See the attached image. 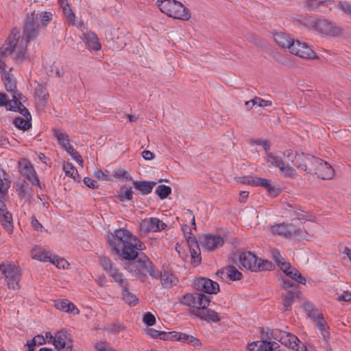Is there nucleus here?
Returning a JSON list of instances; mask_svg holds the SVG:
<instances>
[{
    "mask_svg": "<svg viewBox=\"0 0 351 351\" xmlns=\"http://www.w3.org/2000/svg\"><path fill=\"white\" fill-rule=\"evenodd\" d=\"M5 281L8 289L13 291H18L21 288L20 281L21 279V269L15 265L10 264L7 269L3 270Z\"/></svg>",
    "mask_w": 351,
    "mask_h": 351,
    "instance_id": "9b49d317",
    "label": "nucleus"
},
{
    "mask_svg": "<svg viewBox=\"0 0 351 351\" xmlns=\"http://www.w3.org/2000/svg\"><path fill=\"white\" fill-rule=\"evenodd\" d=\"M123 300L125 301L129 305L134 306L137 303L138 299L135 295L132 293L128 290V287L122 288Z\"/></svg>",
    "mask_w": 351,
    "mask_h": 351,
    "instance_id": "4c0bfd02",
    "label": "nucleus"
},
{
    "mask_svg": "<svg viewBox=\"0 0 351 351\" xmlns=\"http://www.w3.org/2000/svg\"><path fill=\"white\" fill-rule=\"evenodd\" d=\"M204 318L209 322H217L220 320L219 314L211 309H207L204 312Z\"/></svg>",
    "mask_w": 351,
    "mask_h": 351,
    "instance_id": "c03bdc74",
    "label": "nucleus"
},
{
    "mask_svg": "<svg viewBox=\"0 0 351 351\" xmlns=\"http://www.w3.org/2000/svg\"><path fill=\"white\" fill-rule=\"evenodd\" d=\"M239 263L241 265L252 271L267 269L270 263L267 261L258 259L256 255L250 252H243L239 255Z\"/></svg>",
    "mask_w": 351,
    "mask_h": 351,
    "instance_id": "6e6552de",
    "label": "nucleus"
},
{
    "mask_svg": "<svg viewBox=\"0 0 351 351\" xmlns=\"http://www.w3.org/2000/svg\"><path fill=\"white\" fill-rule=\"evenodd\" d=\"M254 103L256 104L259 107H267V106H271L272 105V103L269 100H265L261 97H256L254 98Z\"/></svg>",
    "mask_w": 351,
    "mask_h": 351,
    "instance_id": "e2e57ef3",
    "label": "nucleus"
},
{
    "mask_svg": "<svg viewBox=\"0 0 351 351\" xmlns=\"http://www.w3.org/2000/svg\"><path fill=\"white\" fill-rule=\"evenodd\" d=\"M295 296V291H288L283 295L282 305L285 310H288L291 306Z\"/></svg>",
    "mask_w": 351,
    "mask_h": 351,
    "instance_id": "a19ab883",
    "label": "nucleus"
},
{
    "mask_svg": "<svg viewBox=\"0 0 351 351\" xmlns=\"http://www.w3.org/2000/svg\"><path fill=\"white\" fill-rule=\"evenodd\" d=\"M183 215H184L185 221L190 220L191 221L193 228L195 230L196 229L195 219V216H194L193 212L189 209H186L184 211Z\"/></svg>",
    "mask_w": 351,
    "mask_h": 351,
    "instance_id": "052dcab7",
    "label": "nucleus"
},
{
    "mask_svg": "<svg viewBox=\"0 0 351 351\" xmlns=\"http://www.w3.org/2000/svg\"><path fill=\"white\" fill-rule=\"evenodd\" d=\"M253 143L262 146L266 152H268L270 149L269 143L266 140L257 139L254 141Z\"/></svg>",
    "mask_w": 351,
    "mask_h": 351,
    "instance_id": "338daca9",
    "label": "nucleus"
},
{
    "mask_svg": "<svg viewBox=\"0 0 351 351\" xmlns=\"http://www.w3.org/2000/svg\"><path fill=\"white\" fill-rule=\"evenodd\" d=\"M43 26L46 27L52 19V14L50 12H41L38 14Z\"/></svg>",
    "mask_w": 351,
    "mask_h": 351,
    "instance_id": "09e8293b",
    "label": "nucleus"
},
{
    "mask_svg": "<svg viewBox=\"0 0 351 351\" xmlns=\"http://www.w3.org/2000/svg\"><path fill=\"white\" fill-rule=\"evenodd\" d=\"M306 307L308 308V317L315 324V327H317L319 329H326V328H329V326L327 325L323 315L319 313L318 310L311 309L312 305L311 304H307Z\"/></svg>",
    "mask_w": 351,
    "mask_h": 351,
    "instance_id": "bb28decb",
    "label": "nucleus"
},
{
    "mask_svg": "<svg viewBox=\"0 0 351 351\" xmlns=\"http://www.w3.org/2000/svg\"><path fill=\"white\" fill-rule=\"evenodd\" d=\"M63 171L66 176L73 178L74 180H78L80 178L77 170L70 162H64L63 164Z\"/></svg>",
    "mask_w": 351,
    "mask_h": 351,
    "instance_id": "72a5a7b5",
    "label": "nucleus"
},
{
    "mask_svg": "<svg viewBox=\"0 0 351 351\" xmlns=\"http://www.w3.org/2000/svg\"><path fill=\"white\" fill-rule=\"evenodd\" d=\"M325 2L326 0H307L306 5L308 10H315Z\"/></svg>",
    "mask_w": 351,
    "mask_h": 351,
    "instance_id": "8fccbe9b",
    "label": "nucleus"
},
{
    "mask_svg": "<svg viewBox=\"0 0 351 351\" xmlns=\"http://www.w3.org/2000/svg\"><path fill=\"white\" fill-rule=\"evenodd\" d=\"M156 4L161 12L169 17L182 21H187L191 18L189 11L176 0H157Z\"/></svg>",
    "mask_w": 351,
    "mask_h": 351,
    "instance_id": "20e7f679",
    "label": "nucleus"
},
{
    "mask_svg": "<svg viewBox=\"0 0 351 351\" xmlns=\"http://www.w3.org/2000/svg\"><path fill=\"white\" fill-rule=\"evenodd\" d=\"M171 187L167 185H158L156 189V193L161 199L167 198L171 194Z\"/></svg>",
    "mask_w": 351,
    "mask_h": 351,
    "instance_id": "79ce46f5",
    "label": "nucleus"
},
{
    "mask_svg": "<svg viewBox=\"0 0 351 351\" xmlns=\"http://www.w3.org/2000/svg\"><path fill=\"white\" fill-rule=\"evenodd\" d=\"M114 176L119 178H124L127 180H131L132 176L124 169H118L114 171Z\"/></svg>",
    "mask_w": 351,
    "mask_h": 351,
    "instance_id": "864d4df0",
    "label": "nucleus"
},
{
    "mask_svg": "<svg viewBox=\"0 0 351 351\" xmlns=\"http://www.w3.org/2000/svg\"><path fill=\"white\" fill-rule=\"evenodd\" d=\"M263 351H283L278 343L271 341H264Z\"/></svg>",
    "mask_w": 351,
    "mask_h": 351,
    "instance_id": "49530a36",
    "label": "nucleus"
},
{
    "mask_svg": "<svg viewBox=\"0 0 351 351\" xmlns=\"http://www.w3.org/2000/svg\"><path fill=\"white\" fill-rule=\"evenodd\" d=\"M270 230L274 235L291 239L292 234L295 231V226L291 223H277L271 226Z\"/></svg>",
    "mask_w": 351,
    "mask_h": 351,
    "instance_id": "4be33fe9",
    "label": "nucleus"
},
{
    "mask_svg": "<svg viewBox=\"0 0 351 351\" xmlns=\"http://www.w3.org/2000/svg\"><path fill=\"white\" fill-rule=\"evenodd\" d=\"M274 38L278 45L282 48L288 49H289L291 45H292V43L294 40L285 32L275 33L274 35Z\"/></svg>",
    "mask_w": 351,
    "mask_h": 351,
    "instance_id": "cd10ccee",
    "label": "nucleus"
},
{
    "mask_svg": "<svg viewBox=\"0 0 351 351\" xmlns=\"http://www.w3.org/2000/svg\"><path fill=\"white\" fill-rule=\"evenodd\" d=\"M339 9L351 16V4L347 1L340 2L338 5Z\"/></svg>",
    "mask_w": 351,
    "mask_h": 351,
    "instance_id": "69168bd1",
    "label": "nucleus"
},
{
    "mask_svg": "<svg viewBox=\"0 0 351 351\" xmlns=\"http://www.w3.org/2000/svg\"><path fill=\"white\" fill-rule=\"evenodd\" d=\"M65 152H66V153L71 156L73 160H74L81 167H83L84 160L80 153L73 147V145L70 147H68Z\"/></svg>",
    "mask_w": 351,
    "mask_h": 351,
    "instance_id": "37998d69",
    "label": "nucleus"
},
{
    "mask_svg": "<svg viewBox=\"0 0 351 351\" xmlns=\"http://www.w3.org/2000/svg\"><path fill=\"white\" fill-rule=\"evenodd\" d=\"M313 173L323 180L330 179L334 176L331 165L320 158L313 159V165L309 167V173Z\"/></svg>",
    "mask_w": 351,
    "mask_h": 351,
    "instance_id": "f8f14e48",
    "label": "nucleus"
},
{
    "mask_svg": "<svg viewBox=\"0 0 351 351\" xmlns=\"http://www.w3.org/2000/svg\"><path fill=\"white\" fill-rule=\"evenodd\" d=\"M13 123L16 128L23 130H28L31 127L30 121L21 117L15 118Z\"/></svg>",
    "mask_w": 351,
    "mask_h": 351,
    "instance_id": "a18cd8bd",
    "label": "nucleus"
},
{
    "mask_svg": "<svg viewBox=\"0 0 351 351\" xmlns=\"http://www.w3.org/2000/svg\"><path fill=\"white\" fill-rule=\"evenodd\" d=\"M27 58L28 56L27 54L26 47H23L21 45L16 52V58L19 60H23Z\"/></svg>",
    "mask_w": 351,
    "mask_h": 351,
    "instance_id": "680f3d73",
    "label": "nucleus"
},
{
    "mask_svg": "<svg viewBox=\"0 0 351 351\" xmlns=\"http://www.w3.org/2000/svg\"><path fill=\"white\" fill-rule=\"evenodd\" d=\"M194 287L200 291L209 294H216L219 291V286L217 282L209 278H200L193 282Z\"/></svg>",
    "mask_w": 351,
    "mask_h": 351,
    "instance_id": "412c9836",
    "label": "nucleus"
},
{
    "mask_svg": "<svg viewBox=\"0 0 351 351\" xmlns=\"http://www.w3.org/2000/svg\"><path fill=\"white\" fill-rule=\"evenodd\" d=\"M9 189V184L0 178V208H4L5 206V200ZM0 210L2 211L1 208Z\"/></svg>",
    "mask_w": 351,
    "mask_h": 351,
    "instance_id": "58836bf2",
    "label": "nucleus"
},
{
    "mask_svg": "<svg viewBox=\"0 0 351 351\" xmlns=\"http://www.w3.org/2000/svg\"><path fill=\"white\" fill-rule=\"evenodd\" d=\"M38 32L39 25L37 19L33 15L28 16L25 21L21 43L25 42L27 44L36 38L38 36Z\"/></svg>",
    "mask_w": 351,
    "mask_h": 351,
    "instance_id": "2eb2a0df",
    "label": "nucleus"
},
{
    "mask_svg": "<svg viewBox=\"0 0 351 351\" xmlns=\"http://www.w3.org/2000/svg\"><path fill=\"white\" fill-rule=\"evenodd\" d=\"M313 27L318 32L326 35H335L337 33L336 27L330 22L323 19L316 20Z\"/></svg>",
    "mask_w": 351,
    "mask_h": 351,
    "instance_id": "b1692460",
    "label": "nucleus"
},
{
    "mask_svg": "<svg viewBox=\"0 0 351 351\" xmlns=\"http://www.w3.org/2000/svg\"><path fill=\"white\" fill-rule=\"evenodd\" d=\"M133 197L132 188L122 187L118 194V198L121 202L130 201Z\"/></svg>",
    "mask_w": 351,
    "mask_h": 351,
    "instance_id": "ea45409f",
    "label": "nucleus"
},
{
    "mask_svg": "<svg viewBox=\"0 0 351 351\" xmlns=\"http://www.w3.org/2000/svg\"><path fill=\"white\" fill-rule=\"evenodd\" d=\"M46 339L48 343L54 346L58 351H73V340L64 330H57L51 333L46 332Z\"/></svg>",
    "mask_w": 351,
    "mask_h": 351,
    "instance_id": "0eeeda50",
    "label": "nucleus"
},
{
    "mask_svg": "<svg viewBox=\"0 0 351 351\" xmlns=\"http://www.w3.org/2000/svg\"><path fill=\"white\" fill-rule=\"evenodd\" d=\"M181 303L197 309H206L210 303V298L202 293H186L181 299Z\"/></svg>",
    "mask_w": 351,
    "mask_h": 351,
    "instance_id": "9d476101",
    "label": "nucleus"
},
{
    "mask_svg": "<svg viewBox=\"0 0 351 351\" xmlns=\"http://www.w3.org/2000/svg\"><path fill=\"white\" fill-rule=\"evenodd\" d=\"M53 135L57 139L59 145L62 147L65 144H68L70 141L69 135L65 132L59 129H53Z\"/></svg>",
    "mask_w": 351,
    "mask_h": 351,
    "instance_id": "c9c22d12",
    "label": "nucleus"
},
{
    "mask_svg": "<svg viewBox=\"0 0 351 351\" xmlns=\"http://www.w3.org/2000/svg\"><path fill=\"white\" fill-rule=\"evenodd\" d=\"M313 159H315V157L298 152H293V155L289 158V160H291L298 169L308 171L309 167H311L313 165Z\"/></svg>",
    "mask_w": 351,
    "mask_h": 351,
    "instance_id": "aec40b11",
    "label": "nucleus"
},
{
    "mask_svg": "<svg viewBox=\"0 0 351 351\" xmlns=\"http://www.w3.org/2000/svg\"><path fill=\"white\" fill-rule=\"evenodd\" d=\"M6 68V65L5 64L3 69H0V70L2 73V78L5 89L10 93L11 97V102L8 104V110L19 112L27 119V116L30 117V114L22 104L21 100L23 96L16 90V82L13 76L7 71Z\"/></svg>",
    "mask_w": 351,
    "mask_h": 351,
    "instance_id": "f03ea898",
    "label": "nucleus"
},
{
    "mask_svg": "<svg viewBox=\"0 0 351 351\" xmlns=\"http://www.w3.org/2000/svg\"><path fill=\"white\" fill-rule=\"evenodd\" d=\"M20 37L21 34L19 30L16 28L12 29L5 40L4 45L3 47L0 48L1 49V53H0L1 59L3 60L5 56L13 53Z\"/></svg>",
    "mask_w": 351,
    "mask_h": 351,
    "instance_id": "dca6fc26",
    "label": "nucleus"
},
{
    "mask_svg": "<svg viewBox=\"0 0 351 351\" xmlns=\"http://www.w3.org/2000/svg\"><path fill=\"white\" fill-rule=\"evenodd\" d=\"M271 254L273 259L274 260L275 262L278 263L280 268L284 263H287V261H285V258L281 256L280 252L278 250H273L271 252Z\"/></svg>",
    "mask_w": 351,
    "mask_h": 351,
    "instance_id": "603ef678",
    "label": "nucleus"
},
{
    "mask_svg": "<svg viewBox=\"0 0 351 351\" xmlns=\"http://www.w3.org/2000/svg\"><path fill=\"white\" fill-rule=\"evenodd\" d=\"M54 306L57 310L72 315H78L80 313L77 306L66 299L55 300Z\"/></svg>",
    "mask_w": 351,
    "mask_h": 351,
    "instance_id": "a878e982",
    "label": "nucleus"
},
{
    "mask_svg": "<svg viewBox=\"0 0 351 351\" xmlns=\"http://www.w3.org/2000/svg\"><path fill=\"white\" fill-rule=\"evenodd\" d=\"M96 351H114L110 345L105 341H99L95 344Z\"/></svg>",
    "mask_w": 351,
    "mask_h": 351,
    "instance_id": "4d7b16f0",
    "label": "nucleus"
},
{
    "mask_svg": "<svg viewBox=\"0 0 351 351\" xmlns=\"http://www.w3.org/2000/svg\"><path fill=\"white\" fill-rule=\"evenodd\" d=\"M145 332L147 336L154 339H159L165 341H178L191 343L193 346H198L199 344V340L197 338L177 330H171L169 332L165 330H145Z\"/></svg>",
    "mask_w": 351,
    "mask_h": 351,
    "instance_id": "423d86ee",
    "label": "nucleus"
},
{
    "mask_svg": "<svg viewBox=\"0 0 351 351\" xmlns=\"http://www.w3.org/2000/svg\"><path fill=\"white\" fill-rule=\"evenodd\" d=\"M21 173L32 184L40 188V183L37 173L32 164L26 159L19 162Z\"/></svg>",
    "mask_w": 351,
    "mask_h": 351,
    "instance_id": "6ab92c4d",
    "label": "nucleus"
},
{
    "mask_svg": "<svg viewBox=\"0 0 351 351\" xmlns=\"http://www.w3.org/2000/svg\"><path fill=\"white\" fill-rule=\"evenodd\" d=\"M11 102L10 95H6L4 93H0V106H5L8 110V104Z\"/></svg>",
    "mask_w": 351,
    "mask_h": 351,
    "instance_id": "0e129e2a",
    "label": "nucleus"
},
{
    "mask_svg": "<svg viewBox=\"0 0 351 351\" xmlns=\"http://www.w3.org/2000/svg\"><path fill=\"white\" fill-rule=\"evenodd\" d=\"M146 273H148L150 276H152L154 278H158L160 276V274L162 272H160L158 271L154 266V265L152 263L151 267L147 269L145 271Z\"/></svg>",
    "mask_w": 351,
    "mask_h": 351,
    "instance_id": "774afa93",
    "label": "nucleus"
},
{
    "mask_svg": "<svg viewBox=\"0 0 351 351\" xmlns=\"http://www.w3.org/2000/svg\"><path fill=\"white\" fill-rule=\"evenodd\" d=\"M264 341H252L247 344V350L249 351H263V346Z\"/></svg>",
    "mask_w": 351,
    "mask_h": 351,
    "instance_id": "3c124183",
    "label": "nucleus"
},
{
    "mask_svg": "<svg viewBox=\"0 0 351 351\" xmlns=\"http://www.w3.org/2000/svg\"><path fill=\"white\" fill-rule=\"evenodd\" d=\"M156 184V183L155 182H150L147 180L133 181V185L134 188L139 191L142 195H148L151 193Z\"/></svg>",
    "mask_w": 351,
    "mask_h": 351,
    "instance_id": "7c9ffc66",
    "label": "nucleus"
},
{
    "mask_svg": "<svg viewBox=\"0 0 351 351\" xmlns=\"http://www.w3.org/2000/svg\"><path fill=\"white\" fill-rule=\"evenodd\" d=\"M107 240L111 250L125 260H136L138 252L145 248V244L126 228H119L108 232Z\"/></svg>",
    "mask_w": 351,
    "mask_h": 351,
    "instance_id": "f257e3e1",
    "label": "nucleus"
},
{
    "mask_svg": "<svg viewBox=\"0 0 351 351\" xmlns=\"http://www.w3.org/2000/svg\"><path fill=\"white\" fill-rule=\"evenodd\" d=\"M288 277L294 281L302 284H306V279L295 267H293L289 263H284L280 269Z\"/></svg>",
    "mask_w": 351,
    "mask_h": 351,
    "instance_id": "393cba45",
    "label": "nucleus"
},
{
    "mask_svg": "<svg viewBox=\"0 0 351 351\" xmlns=\"http://www.w3.org/2000/svg\"><path fill=\"white\" fill-rule=\"evenodd\" d=\"M189 241L191 242L188 244L191 254V263L194 266H197L201 261L199 244L197 241L189 240Z\"/></svg>",
    "mask_w": 351,
    "mask_h": 351,
    "instance_id": "c85d7f7f",
    "label": "nucleus"
},
{
    "mask_svg": "<svg viewBox=\"0 0 351 351\" xmlns=\"http://www.w3.org/2000/svg\"><path fill=\"white\" fill-rule=\"evenodd\" d=\"M261 178L258 177H245L243 178V183L250 184L252 186L256 187L259 186Z\"/></svg>",
    "mask_w": 351,
    "mask_h": 351,
    "instance_id": "13d9d810",
    "label": "nucleus"
},
{
    "mask_svg": "<svg viewBox=\"0 0 351 351\" xmlns=\"http://www.w3.org/2000/svg\"><path fill=\"white\" fill-rule=\"evenodd\" d=\"M182 231L186 240L187 244L191 243L189 240L196 241L195 237L192 236L191 228L188 224H183L182 226Z\"/></svg>",
    "mask_w": 351,
    "mask_h": 351,
    "instance_id": "de8ad7c7",
    "label": "nucleus"
},
{
    "mask_svg": "<svg viewBox=\"0 0 351 351\" xmlns=\"http://www.w3.org/2000/svg\"><path fill=\"white\" fill-rule=\"evenodd\" d=\"M313 238V235L306 230L298 228L295 226V231L293 232L291 239L298 241H309Z\"/></svg>",
    "mask_w": 351,
    "mask_h": 351,
    "instance_id": "f704fd0d",
    "label": "nucleus"
},
{
    "mask_svg": "<svg viewBox=\"0 0 351 351\" xmlns=\"http://www.w3.org/2000/svg\"><path fill=\"white\" fill-rule=\"evenodd\" d=\"M200 246L207 251H215L224 244V238L219 234H204L199 239Z\"/></svg>",
    "mask_w": 351,
    "mask_h": 351,
    "instance_id": "ddd939ff",
    "label": "nucleus"
},
{
    "mask_svg": "<svg viewBox=\"0 0 351 351\" xmlns=\"http://www.w3.org/2000/svg\"><path fill=\"white\" fill-rule=\"evenodd\" d=\"M279 331L280 335L278 340L282 344L295 351H306V346L296 336L287 332V330Z\"/></svg>",
    "mask_w": 351,
    "mask_h": 351,
    "instance_id": "a211bd4d",
    "label": "nucleus"
},
{
    "mask_svg": "<svg viewBox=\"0 0 351 351\" xmlns=\"http://www.w3.org/2000/svg\"><path fill=\"white\" fill-rule=\"evenodd\" d=\"M143 321L147 326H152L155 324L156 318L153 314L147 312L143 315Z\"/></svg>",
    "mask_w": 351,
    "mask_h": 351,
    "instance_id": "6e6d98bb",
    "label": "nucleus"
},
{
    "mask_svg": "<svg viewBox=\"0 0 351 351\" xmlns=\"http://www.w3.org/2000/svg\"><path fill=\"white\" fill-rule=\"evenodd\" d=\"M226 275L231 280H240L242 274L237 268L229 266L217 272V275Z\"/></svg>",
    "mask_w": 351,
    "mask_h": 351,
    "instance_id": "2f4dec72",
    "label": "nucleus"
},
{
    "mask_svg": "<svg viewBox=\"0 0 351 351\" xmlns=\"http://www.w3.org/2000/svg\"><path fill=\"white\" fill-rule=\"evenodd\" d=\"M30 256L32 259L40 262H50L59 269H68L70 266V264L64 258L53 254L40 245H35L32 248Z\"/></svg>",
    "mask_w": 351,
    "mask_h": 351,
    "instance_id": "39448f33",
    "label": "nucleus"
},
{
    "mask_svg": "<svg viewBox=\"0 0 351 351\" xmlns=\"http://www.w3.org/2000/svg\"><path fill=\"white\" fill-rule=\"evenodd\" d=\"M289 52L302 58H317L315 53L305 43L293 40L289 49Z\"/></svg>",
    "mask_w": 351,
    "mask_h": 351,
    "instance_id": "f3484780",
    "label": "nucleus"
},
{
    "mask_svg": "<svg viewBox=\"0 0 351 351\" xmlns=\"http://www.w3.org/2000/svg\"><path fill=\"white\" fill-rule=\"evenodd\" d=\"M99 261L102 268L112 278L114 282H117L121 288L128 287V280L109 258L101 257Z\"/></svg>",
    "mask_w": 351,
    "mask_h": 351,
    "instance_id": "1a4fd4ad",
    "label": "nucleus"
},
{
    "mask_svg": "<svg viewBox=\"0 0 351 351\" xmlns=\"http://www.w3.org/2000/svg\"><path fill=\"white\" fill-rule=\"evenodd\" d=\"M293 155L291 150L285 152H266L265 157L268 167H278L279 172L284 178H293L296 174V171L288 162L285 158L289 160Z\"/></svg>",
    "mask_w": 351,
    "mask_h": 351,
    "instance_id": "7ed1b4c3",
    "label": "nucleus"
},
{
    "mask_svg": "<svg viewBox=\"0 0 351 351\" xmlns=\"http://www.w3.org/2000/svg\"><path fill=\"white\" fill-rule=\"evenodd\" d=\"M291 217L293 219L298 220H311V219L307 218L306 214L302 210H293V214L291 215Z\"/></svg>",
    "mask_w": 351,
    "mask_h": 351,
    "instance_id": "bf43d9fd",
    "label": "nucleus"
},
{
    "mask_svg": "<svg viewBox=\"0 0 351 351\" xmlns=\"http://www.w3.org/2000/svg\"><path fill=\"white\" fill-rule=\"evenodd\" d=\"M136 265L138 268L140 269V275L143 273H146L147 269L151 267L152 262L149 261L147 256H141L136 261Z\"/></svg>",
    "mask_w": 351,
    "mask_h": 351,
    "instance_id": "e433bc0d",
    "label": "nucleus"
},
{
    "mask_svg": "<svg viewBox=\"0 0 351 351\" xmlns=\"http://www.w3.org/2000/svg\"><path fill=\"white\" fill-rule=\"evenodd\" d=\"M2 211L0 210V219L2 225L8 230L12 228V215L8 211L6 206L1 208Z\"/></svg>",
    "mask_w": 351,
    "mask_h": 351,
    "instance_id": "473e14b6",
    "label": "nucleus"
},
{
    "mask_svg": "<svg viewBox=\"0 0 351 351\" xmlns=\"http://www.w3.org/2000/svg\"><path fill=\"white\" fill-rule=\"evenodd\" d=\"M161 284L165 288H169L175 285L178 281L177 278L168 269H164L160 276Z\"/></svg>",
    "mask_w": 351,
    "mask_h": 351,
    "instance_id": "c756f323",
    "label": "nucleus"
},
{
    "mask_svg": "<svg viewBox=\"0 0 351 351\" xmlns=\"http://www.w3.org/2000/svg\"><path fill=\"white\" fill-rule=\"evenodd\" d=\"M167 225L157 217H148L143 219L139 225L141 233L157 232L165 230Z\"/></svg>",
    "mask_w": 351,
    "mask_h": 351,
    "instance_id": "4468645a",
    "label": "nucleus"
},
{
    "mask_svg": "<svg viewBox=\"0 0 351 351\" xmlns=\"http://www.w3.org/2000/svg\"><path fill=\"white\" fill-rule=\"evenodd\" d=\"M136 264V261L132 263H126L125 267L130 272L133 273L136 276H139L140 269L138 268V265Z\"/></svg>",
    "mask_w": 351,
    "mask_h": 351,
    "instance_id": "5fc2aeb1",
    "label": "nucleus"
},
{
    "mask_svg": "<svg viewBox=\"0 0 351 351\" xmlns=\"http://www.w3.org/2000/svg\"><path fill=\"white\" fill-rule=\"evenodd\" d=\"M82 40L86 45V47L90 51H98L101 48L98 36L90 30H87L83 33Z\"/></svg>",
    "mask_w": 351,
    "mask_h": 351,
    "instance_id": "5701e85b",
    "label": "nucleus"
}]
</instances>
